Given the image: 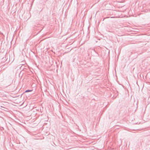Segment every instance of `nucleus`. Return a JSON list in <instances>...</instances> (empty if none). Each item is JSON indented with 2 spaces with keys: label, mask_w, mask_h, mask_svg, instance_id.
Segmentation results:
<instances>
[{
  "label": "nucleus",
  "mask_w": 150,
  "mask_h": 150,
  "mask_svg": "<svg viewBox=\"0 0 150 150\" xmlns=\"http://www.w3.org/2000/svg\"><path fill=\"white\" fill-rule=\"evenodd\" d=\"M33 91L32 90H26L25 91V93H27V92H31V91Z\"/></svg>",
  "instance_id": "nucleus-1"
},
{
  "label": "nucleus",
  "mask_w": 150,
  "mask_h": 150,
  "mask_svg": "<svg viewBox=\"0 0 150 150\" xmlns=\"http://www.w3.org/2000/svg\"><path fill=\"white\" fill-rule=\"evenodd\" d=\"M149 10H150V9Z\"/></svg>",
  "instance_id": "nucleus-2"
}]
</instances>
